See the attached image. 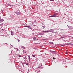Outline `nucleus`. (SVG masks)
Returning <instances> with one entry per match:
<instances>
[{
  "label": "nucleus",
  "mask_w": 73,
  "mask_h": 73,
  "mask_svg": "<svg viewBox=\"0 0 73 73\" xmlns=\"http://www.w3.org/2000/svg\"><path fill=\"white\" fill-rule=\"evenodd\" d=\"M62 38H64V37H62Z\"/></svg>",
  "instance_id": "nucleus-25"
},
{
  "label": "nucleus",
  "mask_w": 73,
  "mask_h": 73,
  "mask_svg": "<svg viewBox=\"0 0 73 73\" xmlns=\"http://www.w3.org/2000/svg\"><path fill=\"white\" fill-rule=\"evenodd\" d=\"M41 65H42V64H41Z\"/></svg>",
  "instance_id": "nucleus-29"
},
{
  "label": "nucleus",
  "mask_w": 73,
  "mask_h": 73,
  "mask_svg": "<svg viewBox=\"0 0 73 73\" xmlns=\"http://www.w3.org/2000/svg\"><path fill=\"white\" fill-rule=\"evenodd\" d=\"M54 30L53 29L49 30L48 31V32H54Z\"/></svg>",
  "instance_id": "nucleus-1"
},
{
  "label": "nucleus",
  "mask_w": 73,
  "mask_h": 73,
  "mask_svg": "<svg viewBox=\"0 0 73 73\" xmlns=\"http://www.w3.org/2000/svg\"><path fill=\"white\" fill-rule=\"evenodd\" d=\"M11 35L12 36H13V35H14V34L13 33V31H11Z\"/></svg>",
  "instance_id": "nucleus-4"
},
{
  "label": "nucleus",
  "mask_w": 73,
  "mask_h": 73,
  "mask_svg": "<svg viewBox=\"0 0 73 73\" xmlns=\"http://www.w3.org/2000/svg\"><path fill=\"white\" fill-rule=\"evenodd\" d=\"M24 27H27L29 28H30V29H32V28L30 26H24Z\"/></svg>",
  "instance_id": "nucleus-2"
},
{
  "label": "nucleus",
  "mask_w": 73,
  "mask_h": 73,
  "mask_svg": "<svg viewBox=\"0 0 73 73\" xmlns=\"http://www.w3.org/2000/svg\"><path fill=\"white\" fill-rule=\"evenodd\" d=\"M36 26V25H34V26Z\"/></svg>",
  "instance_id": "nucleus-28"
},
{
  "label": "nucleus",
  "mask_w": 73,
  "mask_h": 73,
  "mask_svg": "<svg viewBox=\"0 0 73 73\" xmlns=\"http://www.w3.org/2000/svg\"><path fill=\"white\" fill-rule=\"evenodd\" d=\"M32 56H33V57H35V56L33 54Z\"/></svg>",
  "instance_id": "nucleus-7"
},
{
  "label": "nucleus",
  "mask_w": 73,
  "mask_h": 73,
  "mask_svg": "<svg viewBox=\"0 0 73 73\" xmlns=\"http://www.w3.org/2000/svg\"><path fill=\"white\" fill-rule=\"evenodd\" d=\"M72 38H73V37H72Z\"/></svg>",
  "instance_id": "nucleus-30"
},
{
  "label": "nucleus",
  "mask_w": 73,
  "mask_h": 73,
  "mask_svg": "<svg viewBox=\"0 0 73 73\" xmlns=\"http://www.w3.org/2000/svg\"><path fill=\"white\" fill-rule=\"evenodd\" d=\"M42 33H41L40 34V35H43Z\"/></svg>",
  "instance_id": "nucleus-9"
},
{
  "label": "nucleus",
  "mask_w": 73,
  "mask_h": 73,
  "mask_svg": "<svg viewBox=\"0 0 73 73\" xmlns=\"http://www.w3.org/2000/svg\"><path fill=\"white\" fill-rule=\"evenodd\" d=\"M24 58H26L25 57Z\"/></svg>",
  "instance_id": "nucleus-24"
},
{
  "label": "nucleus",
  "mask_w": 73,
  "mask_h": 73,
  "mask_svg": "<svg viewBox=\"0 0 73 73\" xmlns=\"http://www.w3.org/2000/svg\"><path fill=\"white\" fill-rule=\"evenodd\" d=\"M33 39H34V40H36V37L33 38Z\"/></svg>",
  "instance_id": "nucleus-8"
},
{
  "label": "nucleus",
  "mask_w": 73,
  "mask_h": 73,
  "mask_svg": "<svg viewBox=\"0 0 73 73\" xmlns=\"http://www.w3.org/2000/svg\"><path fill=\"white\" fill-rule=\"evenodd\" d=\"M43 29H45L43 28Z\"/></svg>",
  "instance_id": "nucleus-27"
},
{
  "label": "nucleus",
  "mask_w": 73,
  "mask_h": 73,
  "mask_svg": "<svg viewBox=\"0 0 73 73\" xmlns=\"http://www.w3.org/2000/svg\"><path fill=\"white\" fill-rule=\"evenodd\" d=\"M53 59L54 60V59H55V58H54L53 57Z\"/></svg>",
  "instance_id": "nucleus-21"
},
{
  "label": "nucleus",
  "mask_w": 73,
  "mask_h": 73,
  "mask_svg": "<svg viewBox=\"0 0 73 73\" xmlns=\"http://www.w3.org/2000/svg\"><path fill=\"white\" fill-rule=\"evenodd\" d=\"M70 28H72V26H69V28L70 29Z\"/></svg>",
  "instance_id": "nucleus-11"
},
{
  "label": "nucleus",
  "mask_w": 73,
  "mask_h": 73,
  "mask_svg": "<svg viewBox=\"0 0 73 73\" xmlns=\"http://www.w3.org/2000/svg\"><path fill=\"white\" fill-rule=\"evenodd\" d=\"M50 17H53V16H50Z\"/></svg>",
  "instance_id": "nucleus-12"
},
{
  "label": "nucleus",
  "mask_w": 73,
  "mask_h": 73,
  "mask_svg": "<svg viewBox=\"0 0 73 73\" xmlns=\"http://www.w3.org/2000/svg\"><path fill=\"white\" fill-rule=\"evenodd\" d=\"M70 43H68L67 44V45H70Z\"/></svg>",
  "instance_id": "nucleus-19"
},
{
  "label": "nucleus",
  "mask_w": 73,
  "mask_h": 73,
  "mask_svg": "<svg viewBox=\"0 0 73 73\" xmlns=\"http://www.w3.org/2000/svg\"><path fill=\"white\" fill-rule=\"evenodd\" d=\"M27 65H28V63L27 64Z\"/></svg>",
  "instance_id": "nucleus-22"
},
{
  "label": "nucleus",
  "mask_w": 73,
  "mask_h": 73,
  "mask_svg": "<svg viewBox=\"0 0 73 73\" xmlns=\"http://www.w3.org/2000/svg\"><path fill=\"white\" fill-rule=\"evenodd\" d=\"M51 1H54V0H50Z\"/></svg>",
  "instance_id": "nucleus-15"
},
{
  "label": "nucleus",
  "mask_w": 73,
  "mask_h": 73,
  "mask_svg": "<svg viewBox=\"0 0 73 73\" xmlns=\"http://www.w3.org/2000/svg\"><path fill=\"white\" fill-rule=\"evenodd\" d=\"M49 43H50V44H53V43L52 42H50Z\"/></svg>",
  "instance_id": "nucleus-6"
},
{
  "label": "nucleus",
  "mask_w": 73,
  "mask_h": 73,
  "mask_svg": "<svg viewBox=\"0 0 73 73\" xmlns=\"http://www.w3.org/2000/svg\"><path fill=\"white\" fill-rule=\"evenodd\" d=\"M72 45H73V44H72Z\"/></svg>",
  "instance_id": "nucleus-26"
},
{
  "label": "nucleus",
  "mask_w": 73,
  "mask_h": 73,
  "mask_svg": "<svg viewBox=\"0 0 73 73\" xmlns=\"http://www.w3.org/2000/svg\"><path fill=\"white\" fill-rule=\"evenodd\" d=\"M42 27H43V28H45V27L44 26H42Z\"/></svg>",
  "instance_id": "nucleus-17"
},
{
  "label": "nucleus",
  "mask_w": 73,
  "mask_h": 73,
  "mask_svg": "<svg viewBox=\"0 0 73 73\" xmlns=\"http://www.w3.org/2000/svg\"><path fill=\"white\" fill-rule=\"evenodd\" d=\"M19 57H21V56L20 55H19Z\"/></svg>",
  "instance_id": "nucleus-14"
},
{
  "label": "nucleus",
  "mask_w": 73,
  "mask_h": 73,
  "mask_svg": "<svg viewBox=\"0 0 73 73\" xmlns=\"http://www.w3.org/2000/svg\"><path fill=\"white\" fill-rule=\"evenodd\" d=\"M56 17V16H55V15L52 16V17Z\"/></svg>",
  "instance_id": "nucleus-10"
},
{
  "label": "nucleus",
  "mask_w": 73,
  "mask_h": 73,
  "mask_svg": "<svg viewBox=\"0 0 73 73\" xmlns=\"http://www.w3.org/2000/svg\"><path fill=\"white\" fill-rule=\"evenodd\" d=\"M43 32H44V33H48L49 32H48V31H43Z\"/></svg>",
  "instance_id": "nucleus-3"
},
{
  "label": "nucleus",
  "mask_w": 73,
  "mask_h": 73,
  "mask_svg": "<svg viewBox=\"0 0 73 73\" xmlns=\"http://www.w3.org/2000/svg\"><path fill=\"white\" fill-rule=\"evenodd\" d=\"M0 21L1 22H3V21H4V19H0Z\"/></svg>",
  "instance_id": "nucleus-5"
},
{
  "label": "nucleus",
  "mask_w": 73,
  "mask_h": 73,
  "mask_svg": "<svg viewBox=\"0 0 73 73\" xmlns=\"http://www.w3.org/2000/svg\"><path fill=\"white\" fill-rule=\"evenodd\" d=\"M18 42H19L20 41V40H19V39H18Z\"/></svg>",
  "instance_id": "nucleus-18"
},
{
  "label": "nucleus",
  "mask_w": 73,
  "mask_h": 73,
  "mask_svg": "<svg viewBox=\"0 0 73 73\" xmlns=\"http://www.w3.org/2000/svg\"><path fill=\"white\" fill-rule=\"evenodd\" d=\"M36 21H35V22H36Z\"/></svg>",
  "instance_id": "nucleus-23"
},
{
  "label": "nucleus",
  "mask_w": 73,
  "mask_h": 73,
  "mask_svg": "<svg viewBox=\"0 0 73 73\" xmlns=\"http://www.w3.org/2000/svg\"><path fill=\"white\" fill-rule=\"evenodd\" d=\"M29 60H31V58H30V57L29 56Z\"/></svg>",
  "instance_id": "nucleus-16"
},
{
  "label": "nucleus",
  "mask_w": 73,
  "mask_h": 73,
  "mask_svg": "<svg viewBox=\"0 0 73 73\" xmlns=\"http://www.w3.org/2000/svg\"><path fill=\"white\" fill-rule=\"evenodd\" d=\"M66 54H68V52H66Z\"/></svg>",
  "instance_id": "nucleus-13"
},
{
  "label": "nucleus",
  "mask_w": 73,
  "mask_h": 73,
  "mask_svg": "<svg viewBox=\"0 0 73 73\" xmlns=\"http://www.w3.org/2000/svg\"><path fill=\"white\" fill-rule=\"evenodd\" d=\"M17 50H19V49H18V48H17Z\"/></svg>",
  "instance_id": "nucleus-20"
}]
</instances>
